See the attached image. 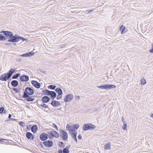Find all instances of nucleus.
I'll return each instance as SVG.
<instances>
[{
    "label": "nucleus",
    "mask_w": 153,
    "mask_h": 153,
    "mask_svg": "<svg viewBox=\"0 0 153 153\" xmlns=\"http://www.w3.org/2000/svg\"><path fill=\"white\" fill-rule=\"evenodd\" d=\"M3 33L7 37H9L10 38L8 41L10 42H18L20 40L25 41L26 39L25 38L20 37L19 36H14L12 32L10 31H3L0 32V33Z\"/></svg>",
    "instance_id": "f257e3e1"
},
{
    "label": "nucleus",
    "mask_w": 153,
    "mask_h": 153,
    "mask_svg": "<svg viewBox=\"0 0 153 153\" xmlns=\"http://www.w3.org/2000/svg\"><path fill=\"white\" fill-rule=\"evenodd\" d=\"M79 127L78 124H75L71 126H70L69 124H67L66 126V128L67 130L70 133L76 131V130Z\"/></svg>",
    "instance_id": "f03ea898"
},
{
    "label": "nucleus",
    "mask_w": 153,
    "mask_h": 153,
    "mask_svg": "<svg viewBox=\"0 0 153 153\" xmlns=\"http://www.w3.org/2000/svg\"><path fill=\"white\" fill-rule=\"evenodd\" d=\"M96 128L95 125L89 123L84 124L83 127L82 129L84 131H87L88 130H93Z\"/></svg>",
    "instance_id": "7ed1b4c3"
},
{
    "label": "nucleus",
    "mask_w": 153,
    "mask_h": 153,
    "mask_svg": "<svg viewBox=\"0 0 153 153\" xmlns=\"http://www.w3.org/2000/svg\"><path fill=\"white\" fill-rule=\"evenodd\" d=\"M34 93L33 91L30 88L27 87L25 90L23 97L26 98L28 95H31Z\"/></svg>",
    "instance_id": "20e7f679"
},
{
    "label": "nucleus",
    "mask_w": 153,
    "mask_h": 153,
    "mask_svg": "<svg viewBox=\"0 0 153 153\" xmlns=\"http://www.w3.org/2000/svg\"><path fill=\"white\" fill-rule=\"evenodd\" d=\"M43 92L44 94H45L46 95H51L52 98H54L56 97V94L54 91L46 90L43 91Z\"/></svg>",
    "instance_id": "39448f33"
},
{
    "label": "nucleus",
    "mask_w": 153,
    "mask_h": 153,
    "mask_svg": "<svg viewBox=\"0 0 153 153\" xmlns=\"http://www.w3.org/2000/svg\"><path fill=\"white\" fill-rule=\"evenodd\" d=\"M73 95L72 94H67L64 98V100L66 102L71 101L73 99Z\"/></svg>",
    "instance_id": "423d86ee"
},
{
    "label": "nucleus",
    "mask_w": 153,
    "mask_h": 153,
    "mask_svg": "<svg viewBox=\"0 0 153 153\" xmlns=\"http://www.w3.org/2000/svg\"><path fill=\"white\" fill-rule=\"evenodd\" d=\"M50 137H54L56 138H58L59 137V135L55 131H51L48 133Z\"/></svg>",
    "instance_id": "0eeeda50"
},
{
    "label": "nucleus",
    "mask_w": 153,
    "mask_h": 153,
    "mask_svg": "<svg viewBox=\"0 0 153 153\" xmlns=\"http://www.w3.org/2000/svg\"><path fill=\"white\" fill-rule=\"evenodd\" d=\"M61 132L62 139L64 140H67L68 138V135L66 131L61 130Z\"/></svg>",
    "instance_id": "6e6552de"
},
{
    "label": "nucleus",
    "mask_w": 153,
    "mask_h": 153,
    "mask_svg": "<svg viewBox=\"0 0 153 153\" xmlns=\"http://www.w3.org/2000/svg\"><path fill=\"white\" fill-rule=\"evenodd\" d=\"M10 78H8L7 74L6 73L2 74L0 77V80L2 81H6Z\"/></svg>",
    "instance_id": "1a4fd4ad"
},
{
    "label": "nucleus",
    "mask_w": 153,
    "mask_h": 153,
    "mask_svg": "<svg viewBox=\"0 0 153 153\" xmlns=\"http://www.w3.org/2000/svg\"><path fill=\"white\" fill-rule=\"evenodd\" d=\"M34 54V53L32 51L29 53H27L23 54L22 55L20 56L23 57H30L32 56Z\"/></svg>",
    "instance_id": "9d476101"
},
{
    "label": "nucleus",
    "mask_w": 153,
    "mask_h": 153,
    "mask_svg": "<svg viewBox=\"0 0 153 153\" xmlns=\"http://www.w3.org/2000/svg\"><path fill=\"white\" fill-rule=\"evenodd\" d=\"M20 80L22 82H27L29 80V77L27 75H23L20 77Z\"/></svg>",
    "instance_id": "9b49d317"
},
{
    "label": "nucleus",
    "mask_w": 153,
    "mask_h": 153,
    "mask_svg": "<svg viewBox=\"0 0 153 153\" xmlns=\"http://www.w3.org/2000/svg\"><path fill=\"white\" fill-rule=\"evenodd\" d=\"M35 88H39L41 86V85L39 82L35 80H33L31 82Z\"/></svg>",
    "instance_id": "f8f14e48"
},
{
    "label": "nucleus",
    "mask_w": 153,
    "mask_h": 153,
    "mask_svg": "<svg viewBox=\"0 0 153 153\" xmlns=\"http://www.w3.org/2000/svg\"><path fill=\"white\" fill-rule=\"evenodd\" d=\"M43 143L45 146L48 147H50L51 146L53 145L52 141L50 140H47L44 142Z\"/></svg>",
    "instance_id": "ddd939ff"
},
{
    "label": "nucleus",
    "mask_w": 153,
    "mask_h": 153,
    "mask_svg": "<svg viewBox=\"0 0 153 153\" xmlns=\"http://www.w3.org/2000/svg\"><path fill=\"white\" fill-rule=\"evenodd\" d=\"M40 138L42 140H45L48 138L47 135L45 133H43L40 135Z\"/></svg>",
    "instance_id": "4468645a"
},
{
    "label": "nucleus",
    "mask_w": 153,
    "mask_h": 153,
    "mask_svg": "<svg viewBox=\"0 0 153 153\" xmlns=\"http://www.w3.org/2000/svg\"><path fill=\"white\" fill-rule=\"evenodd\" d=\"M51 104L54 107H58L60 106L61 104L59 102L53 101L51 102Z\"/></svg>",
    "instance_id": "2eb2a0df"
},
{
    "label": "nucleus",
    "mask_w": 153,
    "mask_h": 153,
    "mask_svg": "<svg viewBox=\"0 0 153 153\" xmlns=\"http://www.w3.org/2000/svg\"><path fill=\"white\" fill-rule=\"evenodd\" d=\"M116 86L114 85L105 84V89H110L115 88Z\"/></svg>",
    "instance_id": "dca6fc26"
},
{
    "label": "nucleus",
    "mask_w": 153,
    "mask_h": 153,
    "mask_svg": "<svg viewBox=\"0 0 153 153\" xmlns=\"http://www.w3.org/2000/svg\"><path fill=\"white\" fill-rule=\"evenodd\" d=\"M15 71V69L13 68H11L9 71L8 73H6L8 76V78H10L12 74Z\"/></svg>",
    "instance_id": "f3484780"
},
{
    "label": "nucleus",
    "mask_w": 153,
    "mask_h": 153,
    "mask_svg": "<svg viewBox=\"0 0 153 153\" xmlns=\"http://www.w3.org/2000/svg\"><path fill=\"white\" fill-rule=\"evenodd\" d=\"M26 137L29 139H33V136L32 134L30 132H27L26 134Z\"/></svg>",
    "instance_id": "a211bd4d"
},
{
    "label": "nucleus",
    "mask_w": 153,
    "mask_h": 153,
    "mask_svg": "<svg viewBox=\"0 0 153 153\" xmlns=\"http://www.w3.org/2000/svg\"><path fill=\"white\" fill-rule=\"evenodd\" d=\"M42 100L44 103H47L50 100L49 98L47 96H44L42 98Z\"/></svg>",
    "instance_id": "6ab92c4d"
},
{
    "label": "nucleus",
    "mask_w": 153,
    "mask_h": 153,
    "mask_svg": "<svg viewBox=\"0 0 153 153\" xmlns=\"http://www.w3.org/2000/svg\"><path fill=\"white\" fill-rule=\"evenodd\" d=\"M37 129L38 127L36 125L33 126L31 128V131L34 133L36 132Z\"/></svg>",
    "instance_id": "aec40b11"
},
{
    "label": "nucleus",
    "mask_w": 153,
    "mask_h": 153,
    "mask_svg": "<svg viewBox=\"0 0 153 153\" xmlns=\"http://www.w3.org/2000/svg\"><path fill=\"white\" fill-rule=\"evenodd\" d=\"M26 100L27 101H33L34 100V97L33 96H29L28 95V97H26Z\"/></svg>",
    "instance_id": "412c9836"
},
{
    "label": "nucleus",
    "mask_w": 153,
    "mask_h": 153,
    "mask_svg": "<svg viewBox=\"0 0 153 153\" xmlns=\"http://www.w3.org/2000/svg\"><path fill=\"white\" fill-rule=\"evenodd\" d=\"M126 28L125 26L122 25L120 28V30L121 31V34H124L125 32V29Z\"/></svg>",
    "instance_id": "4be33fe9"
},
{
    "label": "nucleus",
    "mask_w": 153,
    "mask_h": 153,
    "mask_svg": "<svg viewBox=\"0 0 153 153\" xmlns=\"http://www.w3.org/2000/svg\"><path fill=\"white\" fill-rule=\"evenodd\" d=\"M11 85L14 87H16L18 85V82L16 80H13L11 82Z\"/></svg>",
    "instance_id": "5701e85b"
},
{
    "label": "nucleus",
    "mask_w": 153,
    "mask_h": 153,
    "mask_svg": "<svg viewBox=\"0 0 153 153\" xmlns=\"http://www.w3.org/2000/svg\"><path fill=\"white\" fill-rule=\"evenodd\" d=\"M111 143L109 142L108 143H106L104 146V148L106 150H109L111 148Z\"/></svg>",
    "instance_id": "b1692460"
},
{
    "label": "nucleus",
    "mask_w": 153,
    "mask_h": 153,
    "mask_svg": "<svg viewBox=\"0 0 153 153\" xmlns=\"http://www.w3.org/2000/svg\"><path fill=\"white\" fill-rule=\"evenodd\" d=\"M55 91L58 94H62V91L60 88H57L55 89Z\"/></svg>",
    "instance_id": "393cba45"
},
{
    "label": "nucleus",
    "mask_w": 153,
    "mask_h": 153,
    "mask_svg": "<svg viewBox=\"0 0 153 153\" xmlns=\"http://www.w3.org/2000/svg\"><path fill=\"white\" fill-rule=\"evenodd\" d=\"M69 147L68 146L66 147L65 148H64L63 150V153H69Z\"/></svg>",
    "instance_id": "a878e982"
},
{
    "label": "nucleus",
    "mask_w": 153,
    "mask_h": 153,
    "mask_svg": "<svg viewBox=\"0 0 153 153\" xmlns=\"http://www.w3.org/2000/svg\"><path fill=\"white\" fill-rule=\"evenodd\" d=\"M70 133L72 138H74V137H76L77 134V132L76 131L70 132Z\"/></svg>",
    "instance_id": "bb28decb"
},
{
    "label": "nucleus",
    "mask_w": 153,
    "mask_h": 153,
    "mask_svg": "<svg viewBox=\"0 0 153 153\" xmlns=\"http://www.w3.org/2000/svg\"><path fill=\"white\" fill-rule=\"evenodd\" d=\"M20 75V74H17L14 75L13 76H12V78L13 79H17Z\"/></svg>",
    "instance_id": "cd10ccee"
},
{
    "label": "nucleus",
    "mask_w": 153,
    "mask_h": 153,
    "mask_svg": "<svg viewBox=\"0 0 153 153\" xmlns=\"http://www.w3.org/2000/svg\"><path fill=\"white\" fill-rule=\"evenodd\" d=\"M146 81L144 79H143L141 80L140 83L142 85H145L146 83Z\"/></svg>",
    "instance_id": "c85d7f7f"
},
{
    "label": "nucleus",
    "mask_w": 153,
    "mask_h": 153,
    "mask_svg": "<svg viewBox=\"0 0 153 153\" xmlns=\"http://www.w3.org/2000/svg\"><path fill=\"white\" fill-rule=\"evenodd\" d=\"M56 87V86L55 85H50L48 87V88L52 90L55 89Z\"/></svg>",
    "instance_id": "c756f323"
},
{
    "label": "nucleus",
    "mask_w": 153,
    "mask_h": 153,
    "mask_svg": "<svg viewBox=\"0 0 153 153\" xmlns=\"http://www.w3.org/2000/svg\"><path fill=\"white\" fill-rule=\"evenodd\" d=\"M6 39L5 37L0 34V41L5 40Z\"/></svg>",
    "instance_id": "7c9ffc66"
},
{
    "label": "nucleus",
    "mask_w": 153,
    "mask_h": 153,
    "mask_svg": "<svg viewBox=\"0 0 153 153\" xmlns=\"http://www.w3.org/2000/svg\"><path fill=\"white\" fill-rule=\"evenodd\" d=\"M39 105L42 107L45 108H48V105L44 103H42L40 105Z\"/></svg>",
    "instance_id": "2f4dec72"
},
{
    "label": "nucleus",
    "mask_w": 153,
    "mask_h": 153,
    "mask_svg": "<svg viewBox=\"0 0 153 153\" xmlns=\"http://www.w3.org/2000/svg\"><path fill=\"white\" fill-rule=\"evenodd\" d=\"M127 124L126 123H124V124L123 126V129L124 130H127Z\"/></svg>",
    "instance_id": "473e14b6"
},
{
    "label": "nucleus",
    "mask_w": 153,
    "mask_h": 153,
    "mask_svg": "<svg viewBox=\"0 0 153 153\" xmlns=\"http://www.w3.org/2000/svg\"><path fill=\"white\" fill-rule=\"evenodd\" d=\"M98 88L102 89H105V84L98 86Z\"/></svg>",
    "instance_id": "72a5a7b5"
},
{
    "label": "nucleus",
    "mask_w": 153,
    "mask_h": 153,
    "mask_svg": "<svg viewBox=\"0 0 153 153\" xmlns=\"http://www.w3.org/2000/svg\"><path fill=\"white\" fill-rule=\"evenodd\" d=\"M62 94H58L57 97V99L58 100H59L61 99L62 97Z\"/></svg>",
    "instance_id": "f704fd0d"
},
{
    "label": "nucleus",
    "mask_w": 153,
    "mask_h": 153,
    "mask_svg": "<svg viewBox=\"0 0 153 153\" xmlns=\"http://www.w3.org/2000/svg\"><path fill=\"white\" fill-rule=\"evenodd\" d=\"M4 110V108L3 107H1L0 108V113L1 114L2 113Z\"/></svg>",
    "instance_id": "c9c22d12"
},
{
    "label": "nucleus",
    "mask_w": 153,
    "mask_h": 153,
    "mask_svg": "<svg viewBox=\"0 0 153 153\" xmlns=\"http://www.w3.org/2000/svg\"><path fill=\"white\" fill-rule=\"evenodd\" d=\"M52 126L55 128L56 130H58V128L56 125L54 123H53L52 124Z\"/></svg>",
    "instance_id": "e433bc0d"
},
{
    "label": "nucleus",
    "mask_w": 153,
    "mask_h": 153,
    "mask_svg": "<svg viewBox=\"0 0 153 153\" xmlns=\"http://www.w3.org/2000/svg\"><path fill=\"white\" fill-rule=\"evenodd\" d=\"M75 98L76 100H78L80 99V97L76 95L75 96Z\"/></svg>",
    "instance_id": "4c0bfd02"
},
{
    "label": "nucleus",
    "mask_w": 153,
    "mask_h": 153,
    "mask_svg": "<svg viewBox=\"0 0 153 153\" xmlns=\"http://www.w3.org/2000/svg\"><path fill=\"white\" fill-rule=\"evenodd\" d=\"M19 124L20 125H22V126H24V123L22 122H20Z\"/></svg>",
    "instance_id": "58836bf2"
},
{
    "label": "nucleus",
    "mask_w": 153,
    "mask_h": 153,
    "mask_svg": "<svg viewBox=\"0 0 153 153\" xmlns=\"http://www.w3.org/2000/svg\"><path fill=\"white\" fill-rule=\"evenodd\" d=\"M13 89L14 91H16V92H18V91H19V90L17 88H13Z\"/></svg>",
    "instance_id": "ea45409f"
},
{
    "label": "nucleus",
    "mask_w": 153,
    "mask_h": 153,
    "mask_svg": "<svg viewBox=\"0 0 153 153\" xmlns=\"http://www.w3.org/2000/svg\"><path fill=\"white\" fill-rule=\"evenodd\" d=\"M73 139L74 140L76 141V142H77L76 137H74V138H73Z\"/></svg>",
    "instance_id": "a19ab883"
},
{
    "label": "nucleus",
    "mask_w": 153,
    "mask_h": 153,
    "mask_svg": "<svg viewBox=\"0 0 153 153\" xmlns=\"http://www.w3.org/2000/svg\"><path fill=\"white\" fill-rule=\"evenodd\" d=\"M78 139H79V140H81L82 139V136L80 135H79L78 137Z\"/></svg>",
    "instance_id": "79ce46f5"
},
{
    "label": "nucleus",
    "mask_w": 153,
    "mask_h": 153,
    "mask_svg": "<svg viewBox=\"0 0 153 153\" xmlns=\"http://www.w3.org/2000/svg\"><path fill=\"white\" fill-rule=\"evenodd\" d=\"M149 52L151 53H153V48H152V49L150 50Z\"/></svg>",
    "instance_id": "37998d69"
},
{
    "label": "nucleus",
    "mask_w": 153,
    "mask_h": 153,
    "mask_svg": "<svg viewBox=\"0 0 153 153\" xmlns=\"http://www.w3.org/2000/svg\"><path fill=\"white\" fill-rule=\"evenodd\" d=\"M124 118L123 117H122V122H123V123H125L124 121Z\"/></svg>",
    "instance_id": "c03bdc74"
},
{
    "label": "nucleus",
    "mask_w": 153,
    "mask_h": 153,
    "mask_svg": "<svg viewBox=\"0 0 153 153\" xmlns=\"http://www.w3.org/2000/svg\"><path fill=\"white\" fill-rule=\"evenodd\" d=\"M6 140L5 139H1V142H5L4 141V140Z\"/></svg>",
    "instance_id": "a18cd8bd"
},
{
    "label": "nucleus",
    "mask_w": 153,
    "mask_h": 153,
    "mask_svg": "<svg viewBox=\"0 0 153 153\" xmlns=\"http://www.w3.org/2000/svg\"><path fill=\"white\" fill-rule=\"evenodd\" d=\"M62 151L61 150H59L58 152L59 153H62Z\"/></svg>",
    "instance_id": "49530a36"
},
{
    "label": "nucleus",
    "mask_w": 153,
    "mask_h": 153,
    "mask_svg": "<svg viewBox=\"0 0 153 153\" xmlns=\"http://www.w3.org/2000/svg\"><path fill=\"white\" fill-rule=\"evenodd\" d=\"M11 117V115L10 114H9L8 116V118H10Z\"/></svg>",
    "instance_id": "de8ad7c7"
},
{
    "label": "nucleus",
    "mask_w": 153,
    "mask_h": 153,
    "mask_svg": "<svg viewBox=\"0 0 153 153\" xmlns=\"http://www.w3.org/2000/svg\"><path fill=\"white\" fill-rule=\"evenodd\" d=\"M92 11V10H90L88 11V13H91Z\"/></svg>",
    "instance_id": "09e8293b"
},
{
    "label": "nucleus",
    "mask_w": 153,
    "mask_h": 153,
    "mask_svg": "<svg viewBox=\"0 0 153 153\" xmlns=\"http://www.w3.org/2000/svg\"><path fill=\"white\" fill-rule=\"evenodd\" d=\"M151 117H153V114H152Z\"/></svg>",
    "instance_id": "8fccbe9b"
},
{
    "label": "nucleus",
    "mask_w": 153,
    "mask_h": 153,
    "mask_svg": "<svg viewBox=\"0 0 153 153\" xmlns=\"http://www.w3.org/2000/svg\"><path fill=\"white\" fill-rule=\"evenodd\" d=\"M1 139H0V142H1Z\"/></svg>",
    "instance_id": "3c124183"
},
{
    "label": "nucleus",
    "mask_w": 153,
    "mask_h": 153,
    "mask_svg": "<svg viewBox=\"0 0 153 153\" xmlns=\"http://www.w3.org/2000/svg\"><path fill=\"white\" fill-rule=\"evenodd\" d=\"M61 143L62 144H63V143L62 142H61Z\"/></svg>",
    "instance_id": "603ef678"
}]
</instances>
